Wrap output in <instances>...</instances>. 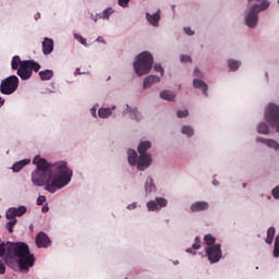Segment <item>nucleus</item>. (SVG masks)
I'll use <instances>...</instances> for the list:
<instances>
[{"instance_id":"nucleus-1","label":"nucleus","mask_w":279,"mask_h":279,"mask_svg":"<svg viewBox=\"0 0 279 279\" xmlns=\"http://www.w3.org/2000/svg\"><path fill=\"white\" fill-rule=\"evenodd\" d=\"M33 163L37 167L32 173L33 184L45 186L49 193H56V191L63 189L73 178V171L69 169L64 161L50 165L47 159L36 156Z\"/></svg>"},{"instance_id":"nucleus-2","label":"nucleus","mask_w":279,"mask_h":279,"mask_svg":"<svg viewBox=\"0 0 279 279\" xmlns=\"http://www.w3.org/2000/svg\"><path fill=\"white\" fill-rule=\"evenodd\" d=\"M4 256L7 265L17 263L20 269L27 271L29 267H34V255L29 253V246L25 242H0V257Z\"/></svg>"},{"instance_id":"nucleus-3","label":"nucleus","mask_w":279,"mask_h":279,"mask_svg":"<svg viewBox=\"0 0 279 279\" xmlns=\"http://www.w3.org/2000/svg\"><path fill=\"white\" fill-rule=\"evenodd\" d=\"M11 68L13 71H17L19 77L26 81L29 80L33 73H38L41 66L34 60H21V57L14 56L11 61Z\"/></svg>"},{"instance_id":"nucleus-4","label":"nucleus","mask_w":279,"mask_h":279,"mask_svg":"<svg viewBox=\"0 0 279 279\" xmlns=\"http://www.w3.org/2000/svg\"><path fill=\"white\" fill-rule=\"evenodd\" d=\"M133 66L138 77H142V75H147V73H149V71H151L154 68V57L151 53L144 51L136 57Z\"/></svg>"},{"instance_id":"nucleus-5","label":"nucleus","mask_w":279,"mask_h":279,"mask_svg":"<svg viewBox=\"0 0 279 279\" xmlns=\"http://www.w3.org/2000/svg\"><path fill=\"white\" fill-rule=\"evenodd\" d=\"M269 8V1L263 0L260 4H253L245 17L247 27H254L258 23V12L267 10Z\"/></svg>"},{"instance_id":"nucleus-6","label":"nucleus","mask_w":279,"mask_h":279,"mask_svg":"<svg viewBox=\"0 0 279 279\" xmlns=\"http://www.w3.org/2000/svg\"><path fill=\"white\" fill-rule=\"evenodd\" d=\"M19 76L11 75L1 81L0 92L2 93V95H13V93H16V90L19 89Z\"/></svg>"},{"instance_id":"nucleus-7","label":"nucleus","mask_w":279,"mask_h":279,"mask_svg":"<svg viewBox=\"0 0 279 279\" xmlns=\"http://www.w3.org/2000/svg\"><path fill=\"white\" fill-rule=\"evenodd\" d=\"M265 117L267 123L279 132V107L275 104H269L266 109Z\"/></svg>"},{"instance_id":"nucleus-8","label":"nucleus","mask_w":279,"mask_h":279,"mask_svg":"<svg viewBox=\"0 0 279 279\" xmlns=\"http://www.w3.org/2000/svg\"><path fill=\"white\" fill-rule=\"evenodd\" d=\"M206 254L210 263H219L221 260V244H216L206 248Z\"/></svg>"},{"instance_id":"nucleus-9","label":"nucleus","mask_w":279,"mask_h":279,"mask_svg":"<svg viewBox=\"0 0 279 279\" xmlns=\"http://www.w3.org/2000/svg\"><path fill=\"white\" fill-rule=\"evenodd\" d=\"M167 204H169V202L166 198L156 197L155 201H149L147 203V208L150 213H156L161 208H167Z\"/></svg>"},{"instance_id":"nucleus-10","label":"nucleus","mask_w":279,"mask_h":279,"mask_svg":"<svg viewBox=\"0 0 279 279\" xmlns=\"http://www.w3.org/2000/svg\"><path fill=\"white\" fill-rule=\"evenodd\" d=\"M27 213V207L21 205L20 207H11L7 210L5 217L7 219H16V217H23Z\"/></svg>"},{"instance_id":"nucleus-11","label":"nucleus","mask_w":279,"mask_h":279,"mask_svg":"<svg viewBox=\"0 0 279 279\" xmlns=\"http://www.w3.org/2000/svg\"><path fill=\"white\" fill-rule=\"evenodd\" d=\"M151 165V155L149 154H140L137 160V169L138 171H145Z\"/></svg>"},{"instance_id":"nucleus-12","label":"nucleus","mask_w":279,"mask_h":279,"mask_svg":"<svg viewBox=\"0 0 279 279\" xmlns=\"http://www.w3.org/2000/svg\"><path fill=\"white\" fill-rule=\"evenodd\" d=\"M35 242L37 247H49L51 245V240L45 232H39L35 238Z\"/></svg>"},{"instance_id":"nucleus-13","label":"nucleus","mask_w":279,"mask_h":279,"mask_svg":"<svg viewBox=\"0 0 279 279\" xmlns=\"http://www.w3.org/2000/svg\"><path fill=\"white\" fill-rule=\"evenodd\" d=\"M160 82V78L157 75H148L144 78L143 88H151L154 84H158Z\"/></svg>"},{"instance_id":"nucleus-14","label":"nucleus","mask_w":279,"mask_h":279,"mask_svg":"<svg viewBox=\"0 0 279 279\" xmlns=\"http://www.w3.org/2000/svg\"><path fill=\"white\" fill-rule=\"evenodd\" d=\"M43 51L45 56H49L53 51V39L48 37L44 39Z\"/></svg>"},{"instance_id":"nucleus-15","label":"nucleus","mask_w":279,"mask_h":279,"mask_svg":"<svg viewBox=\"0 0 279 279\" xmlns=\"http://www.w3.org/2000/svg\"><path fill=\"white\" fill-rule=\"evenodd\" d=\"M146 20L154 27H158V23L160 22V10L154 14L146 13Z\"/></svg>"},{"instance_id":"nucleus-16","label":"nucleus","mask_w":279,"mask_h":279,"mask_svg":"<svg viewBox=\"0 0 279 279\" xmlns=\"http://www.w3.org/2000/svg\"><path fill=\"white\" fill-rule=\"evenodd\" d=\"M193 86L194 88H201L203 95L208 97V84H206L204 81L195 78L193 81Z\"/></svg>"},{"instance_id":"nucleus-17","label":"nucleus","mask_w":279,"mask_h":279,"mask_svg":"<svg viewBox=\"0 0 279 279\" xmlns=\"http://www.w3.org/2000/svg\"><path fill=\"white\" fill-rule=\"evenodd\" d=\"M128 160L131 167H136L138 165V154L134 149L128 150Z\"/></svg>"},{"instance_id":"nucleus-18","label":"nucleus","mask_w":279,"mask_h":279,"mask_svg":"<svg viewBox=\"0 0 279 279\" xmlns=\"http://www.w3.org/2000/svg\"><path fill=\"white\" fill-rule=\"evenodd\" d=\"M208 203L206 202H196L192 204L191 210L192 213H202V210H208Z\"/></svg>"},{"instance_id":"nucleus-19","label":"nucleus","mask_w":279,"mask_h":279,"mask_svg":"<svg viewBox=\"0 0 279 279\" xmlns=\"http://www.w3.org/2000/svg\"><path fill=\"white\" fill-rule=\"evenodd\" d=\"M29 162H31L29 159H23V160L16 161L12 167L13 172L19 173V171H21V169H23V167H27V165H29Z\"/></svg>"},{"instance_id":"nucleus-20","label":"nucleus","mask_w":279,"mask_h":279,"mask_svg":"<svg viewBox=\"0 0 279 279\" xmlns=\"http://www.w3.org/2000/svg\"><path fill=\"white\" fill-rule=\"evenodd\" d=\"M257 141L259 143H264L265 145H267V147H270L271 149H276V151H278V149H279L278 142H276L274 140H263L262 137H257Z\"/></svg>"},{"instance_id":"nucleus-21","label":"nucleus","mask_w":279,"mask_h":279,"mask_svg":"<svg viewBox=\"0 0 279 279\" xmlns=\"http://www.w3.org/2000/svg\"><path fill=\"white\" fill-rule=\"evenodd\" d=\"M150 148H151V142L145 141L140 143L137 147V151L138 154H147V149H150Z\"/></svg>"},{"instance_id":"nucleus-22","label":"nucleus","mask_w":279,"mask_h":279,"mask_svg":"<svg viewBox=\"0 0 279 279\" xmlns=\"http://www.w3.org/2000/svg\"><path fill=\"white\" fill-rule=\"evenodd\" d=\"M39 77H40L41 82H48V80H51V77H53V70L40 71Z\"/></svg>"},{"instance_id":"nucleus-23","label":"nucleus","mask_w":279,"mask_h":279,"mask_svg":"<svg viewBox=\"0 0 279 279\" xmlns=\"http://www.w3.org/2000/svg\"><path fill=\"white\" fill-rule=\"evenodd\" d=\"M112 110H114V107H112V108H100L98 110V116L100 117V119H108V117H110V114H112Z\"/></svg>"},{"instance_id":"nucleus-24","label":"nucleus","mask_w":279,"mask_h":279,"mask_svg":"<svg viewBox=\"0 0 279 279\" xmlns=\"http://www.w3.org/2000/svg\"><path fill=\"white\" fill-rule=\"evenodd\" d=\"M160 98L165 99L166 101H173L175 99V94H173L169 90H162L160 93Z\"/></svg>"},{"instance_id":"nucleus-25","label":"nucleus","mask_w":279,"mask_h":279,"mask_svg":"<svg viewBox=\"0 0 279 279\" xmlns=\"http://www.w3.org/2000/svg\"><path fill=\"white\" fill-rule=\"evenodd\" d=\"M228 64L230 71H239V68L241 66V63L234 59H229Z\"/></svg>"},{"instance_id":"nucleus-26","label":"nucleus","mask_w":279,"mask_h":279,"mask_svg":"<svg viewBox=\"0 0 279 279\" xmlns=\"http://www.w3.org/2000/svg\"><path fill=\"white\" fill-rule=\"evenodd\" d=\"M258 134H269V125L267 123L262 122L257 126Z\"/></svg>"},{"instance_id":"nucleus-27","label":"nucleus","mask_w":279,"mask_h":279,"mask_svg":"<svg viewBox=\"0 0 279 279\" xmlns=\"http://www.w3.org/2000/svg\"><path fill=\"white\" fill-rule=\"evenodd\" d=\"M130 118L133 119V121H141V119H143V116L141 114V112H138V110L133 109L130 112Z\"/></svg>"},{"instance_id":"nucleus-28","label":"nucleus","mask_w":279,"mask_h":279,"mask_svg":"<svg viewBox=\"0 0 279 279\" xmlns=\"http://www.w3.org/2000/svg\"><path fill=\"white\" fill-rule=\"evenodd\" d=\"M16 221H19L16 218L9 219V222L7 223V230L12 234L14 232V227L16 226Z\"/></svg>"},{"instance_id":"nucleus-29","label":"nucleus","mask_w":279,"mask_h":279,"mask_svg":"<svg viewBox=\"0 0 279 279\" xmlns=\"http://www.w3.org/2000/svg\"><path fill=\"white\" fill-rule=\"evenodd\" d=\"M204 241L206 245H208L209 247H213L215 246V241L217 240L215 239V236H213V234H207L205 235Z\"/></svg>"},{"instance_id":"nucleus-30","label":"nucleus","mask_w":279,"mask_h":279,"mask_svg":"<svg viewBox=\"0 0 279 279\" xmlns=\"http://www.w3.org/2000/svg\"><path fill=\"white\" fill-rule=\"evenodd\" d=\"M202 247L199 238L195 239V243L192 245V248H186L187 254H193V250H199Z\"/></svg>"},{"instance_id":"nucleus-31","label":"nucleus","mask_w":279,"mask_h":279,"mask_svg":"<svg viewBox=\"0 0 279 279\" xmlns=\"http://www.w3.org/2000/svg\"><path fill=\"white\" fill-rule=\"evenodd\" d=\"M146 193H151L154 191V179L148 178L145 185Z\"/></svg>"},{"instance_id":"nucleus-32","label":"nucleus","mask_w":279,"mask_h":279,"mask_svg":"<svg viewBox=\"0 0 279 279\" xmlns=\"http://www.w3.org/2000/svg\"><path fill=\"white\" fill-rule=\"evenodd\" d=\"M114 10L112 8H107L104 10L102 15H99V19H110V14H113Z\"/></svg>"},{"instance_id":"nucleus-33","label":"nucleus","mask_w":279,"mask_h":279,"mask_svg":"<svg viewBox=\"0 0 279 279\" xmlns=\"http://www.w3.org/2000/svg\"><path fill=\"white\" fill-rule=\"evenodd\" d=\"M274 256L275 258H279V235L275 239Z\"/></svg>"},{"instance_id":"nucleus-34","label":"nucleus","mask_w":279,"mask_h":279,"mask_svg":"<svg viewBox=\"0 0 279 279\" xmlns=\"http://www.w3.org/2000/svg\"><path fill=\"white\" fill-rule=\"evenodd\" d=\"M182 134H185L186 136H193V128L191 126H183Z\"/></svg>"},{"instance_id":"nucleus-35","label":"nucleus","mask_w":279,"mask_h":279,"mask_svg":"<svg viewBox=\"0 0 279 279\" xmlns=\"http://www.w3.org/2000/svg\"><path fill=\"white\" fill-rule=\"evenodd\" d=\"M76 40H78V43H81V45H84V47H88V44L86 43V38L82 37V35H74Z\"/></svg>"},{"instance_id":"nucleus-36","label":"nucleus","mask_w":279,"mask_h":279,"mask_svg":"<svg viewBox=\"0 0 279 279\" xmlns=\"http://www.w3.org/2000/svg\"><path fill=\"white\" fill-rule=\"evenodd\" d=\"M177 117H178V119H184V118H186V117H189V110H179L178 111V113H177Z\"/></svg>"},{"instance_id":"nucleus-37","label":"nucleus","mask_w":279,"mask_h":279,"mask_svg":"<svg viewBox=\"0 0 279 279\" xmlns=\"http://www.w3.org/2000/svg\"><path fill=\"white\" fill-rule=\"evenodd\" d=\"M154 69L157 73H161V75H165V69H162V65L156 63Z\"/></svg>"},{"instance_id":"nucleus-38","label":"nucleus","mask_w":279,"mask_h":279,"mask_svg":"<svg viewBox=\"0 0 279 279\" xmlns=\"http://www.w3.org/2000/svg\"><path fill=\"white\" fill-rule=\"evenodd\" d=\"M46 202L47 197L41 195L37 198V206H43V204H45Z\"/></svg>"},{"instance_id":"nucleus-39","label":"nucleus","mask_w":279,"mask_h":279,"mask_svg":"<svg viewBox=\"0 0 279 279\" xmlns=\"http://www.w3.org/2000/svg\"><path fill=\"white\" fill-rule=\"evenodd\" d=\"M267 236H270L274 239V236H276V228L270 227L267 231Z\"/></svg>"},{"instance_id":"nucleus-40","label":"nucleus","mask_w":279,"mask_h":279,"mask_svg":"<svg viewBox=\"0 0 279 279\" xmlns=\"http://www.w3.org/2000/svg\"><path fill=\"white\" fill-rule=\"evenodd\" d=\"M181 62H192L191 56L182 54L180 58Z\"/></svg>"},{"instance_id":"nucleus-41","label":"nucleus","mask_w":279,"mask_h":279,"mask_svg":"<svg viewBox=\"0 0 279 279\" xmlns=\"http://www.w3.org/2000/svg\"><path fill=\"white\" fill-rule=\"evenodd\" d=\"M118 3L121 5V8H128L130 0H118Z\"/></svg>"},{"instance_id":"nucleus-42","label":"nucleus","mask_w":279,"mask_h":279,"mask_svg":"<svg viewBox=\"0 0 279 279\" xmlns=\"http://www.w3.org/2000/svg\"><path fill=\"white\" fill-rule=\"evenodd\" d=\"M272 197H275V199H279V187H275L272 190Z\"/></svg>"},{"instance_id":"nucleus-43","label":"nucleus","mask_w":279,"mask_h":279,"mask_svg":"<svg viewBox=\"0 0 279 279\" xmlns=\"http://www.w3.org/2000/svg\"><path fill=\"white\" fill-rule=\"evenodd\" d=\"M184 32H185V34H187V36H193L195 34V32H193V29H191V27H185Z\"/></svg>"},{"instance_id":"nucleus-44","label":"nucleus","mask_w":279,"mask_h":279,"mask_svg":"<svg viewBox=\"0 0 279 279\" xmlns=\"http://www.w3.org/2000/svg\"><path fill=\"white\" fill-rule=\"evenodd\" d=\"M5 274V265H3V262L0 260V275Z\"/></svg>"},{"instance_id":"nucleus-45","label":"nucleus","mask_w":279,"mask_h":279,"mask_svg":"<svg viewBox=\"0 0 279 279\" xmlns=\"http://www.w3.org/2000/svg\"><path fill=\"white\" fill-rule=\"evenodd\" d=\"M194 75L195 77H202V72L199 71V69H195Z\"/></svg>"},{"instance_id":"nucleus-46","label":"nucleus","mask_w":279,"mask_h":279,"mask_svg":"<svg viewBox=\"0 0 279 279\" xmlns=\"http://www.w3.org/2000/svg\"><path fill=\"white\" fill-rule=\"evenodd\" d=\"M266 243H267L268 245H271V244L274 243V238H270V236L267 235V238H266Z\"/></svg>"},{"instance_id":"nucleus-47","label":"nucleus","mask_w":279,"mask_h":279,"mask_svg":"<svg viewBox=\"0 0 279 279\" xmlns=\"http://www.w3.org/2000/svg\"><path fill=\"white\" fill-rule=\"evenodd\" d=\"M134 208H136V203H133V204L128 206L129 210H134Z\"/></svg>"},{"instance_id":"nucleus-48","label":"nucleus","mask_w":279,"mask_h":279,"mask_svg":"<svg viewBox=\"0 0 279 279\" xmlns=\"http://www.w3.org/2000/svg\"><path fill=\"white\" fill-rule=\"evenodd\" d=\"M41 210H43V213H49V207H48V206H44V207L41 208Z\"/></svg>"},{"instance_id":"nucleus-49","label":"nucleus","mask_w":279,"mask_h":279,"mask_svg":"<svg viewBox=\"0 0 279 279\" xmlns=\"http://www.w3.org/2000/svg\"><path fill=\"white\" fill-rule=\"evenodd\" d=\"M3 104H5V99H3L2 97H0V108H1V106H3Z\"/></svg>"},{"instance_id":"nucleus-50","label":"nucleus","mask_w":279,"mask_h":279,"mask_svg":"<svg viewBox=\"0 0 279 279\" xmlns=\"http://www.w3.org/2000/svg\"><path fill=\"white\" fill-rule=\"evenodd\" d=\"M97 43H104V37H98Z\"/></svg>"},{"instance_id":"nucleus-51","label":"nucleus","mask_w":279,"mask_h":279,"mask_svg":"<svg viewBox=\"0 0 279 279\" xmlns=\"http://www.w3.org/2000/svg\"><path fill=\"white\" fill-rule=\"evenodd\" d=\"M94 21L97 23V17H94Z\"/></svg>"}]
</instances>
